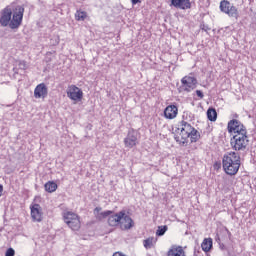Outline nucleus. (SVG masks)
<instances>
[{"instance_id": "14", "label": "nucleus", "mask_w": 256, "mask_h": 256, "mask_svg": "<svg viewBox=\"0 0 256 256\" xmlns=\"http://www.w3.org/2000/svg\"><path fill=\"white\" fill-rule=\"evenodd\" d=\"M177 113H179L177 106L169 105L164 110V117L166 119H175V117H177Z\"/></svg>"}, {"instance_id": "9", "label": "nucleus", "mask_w": 256, "mask_h": 256, "mask_svg": "<svg viewBox=\"0 0 256 256\" xmlns=\"http://www.w3.org/2000/svg\"><path fill=\"white\" fill-rule=\"evenodd\" d=\"M181 89L186 93H191L197 87V78L193 76H185L181 79Z\"/></svg>"}, {"instance_id": "2", "label": "nucleus", "mask_w": 256, "mask_h": 256, "mask_svg": "<svg viewBox=\"0 0 256 256\" xmlns=\"http://www.w3.org/2000/svg\"><path fill=\"white\" fill-rule=\"evenodd\" d=\"M100 219H105L108 217V225L110 227H120L122 231H129L134 225L133 219L131 216L127 215L125 210H122L118 213H114L112 211H104L99 215Z\"/></svg>"}, {"instance_id": "23", "label": "nucleus", "mask_w": 256, "mask_h": 256, "mask_svg": "<svg viewBox=\"0 0 256 256\" xmlns=\"http://www.w3.org/2000/svg\"><path fill=\"white\" fill-rule=\"evenodd\" d=\"M59 36H53L51 39H50V43L51 45H59Z\"/></svg>"}, {"instance_id": "19", "label": "nucleus", "mask_w": 256, "mask_h": 256, "mask_svg": "<svg viewBox=\"0 0 256 256\" xmlns=\"http://www.w3.org/2000/svg\"><path fill=\"white\" fill-rule=\"evenodd\" d=\"M44 188L47 193H55L57 191V183L49 181L44 185Z\"/></svg>"}, {"instance_id": "27", "label": "nucleus", "mask_w": 256, "mask_h": 256, "mask_svg": "<svg viewBox=\"0 0 256 256\" xmlns=\"http://www.w3.org/2000/svg\"><path fill=\"white\" fill-rule=\"evenodd\" d=\"M132 5H137V3H141V0H131Z\"/></svg>"}, {"instance_id": "12", "label": "nucleus", "mask_w": 256, "mask_h": 256, "mask_svg": "<svg viewBox=\"0 0 256 256\" xmlns=\"http://www.w3.org/2000/svg\"><path fill=\"white\" fill-rule=\"evenodd\" d=\"M31 210V218L33 221H37V223H41L43 221V209L39 204H33L30 206Z\"/></svg>"}, {"instance_id": "24", "label": "nucleus", "mask_w": 256, "mask_h": 256, "mask_svg": "<svg viewBox=\"0 0 256 256\" xmlns=\"http://www.w3.org/2000/svg\"><path fill=\"white\" fill-rule=\"evenodd\" d=\"M5 256H15V249L8 248L6 253H5Z\"/></svg>"}, {"instance_id": "30", "label": "nucleus", "mask_w": 256, "mask_h": 256, "mask_svg": "<svg viewBox=\"0 0 256 256\" xmlns=\"http://www.w3.org/2000/svg\"><path fill=\"white\" fill-rule=\"evenodd\" d=\"M204 31H207V27H204Z\"/></svg>"}, {"instance_id": "21", "label": "nucleus", "mask_w": 256, "mask_h": 256, "mask_svg": "<svg viewBox=\"0 0 256 256\" xmlns=\"http://www.w3.org/2000/svg\"><path fill=\"white\" fill-rule=\"evenodd\" d=\"M75 17H76V21H85V19H87V12L77 10Z\"/></svg>"}, {"instance_id": "15", "label": "nucleus", "mask_w": 256, "mask_h": 256, "mask_svg": "<svg viewBox=\"0 0 256 256\" xmlns=\"http://www.w3.org/2000/svg\"><path fill=\"white\" fill-rule=\"evenodd\" d=\"M171 5H173V7H176V9H191L190 0H171Z\"/></svg>"}, {"instance_id": "13", "label": "nucleus", "mask_w": 256, "mask_h": 256, "mask_svg": "<svg viewBox=\"0 0 256 256\" xmlns=\"http://www.w3.org/2000/svg\"><path fill=\"white\" fill-rule=\"evenodd\" d=\"M49 95V88L45 83L38 84L34 89L35 99H45Z\"/></svg>"}, {"instance_id": "28", "label": "nucleus", "mask_w": 256, "mask_h": 256, "mask_svg": "<svg viewBox=\"0 0 256 256\" xmlns=\"http://www.w3.org/2000/svg\"><path fill=\"white\" fill-rule=\"evenodd\" d=\"M1 193H3V185L0 184V197H1Z\"/></svg>"}, {"instance_id": "5", "label": "nucleus", "mask_w": 256, "mask_h": 256, "mask_svg": "<svg viewBox=\"0 0 256 256\" xmlns=\"http://www.w3.org/2000/svg\"><path fill=\"white\" fill-rule=\"evenodd\" d=\"M230 144L234 151H245L249 145V137L247 134H236L231 138Z\"/></svg>"}, {"instance_id": "22", "label": "nucleus", "mask_w": 256, "mask_h": 256, "mask_svg": "<svg viewBox=\"0 0 256 256\" xmlns=\"http://www.w3.org/2000/svg\"><path fill=\"white\" fill-rule=\"evenodd\" d=\"M168 229H169V227H167V225L158 226V229L156 231L157 237H163V235H165V233H167Z\"/></svg>"}, {"instance_id": "18", "label": "nucleus", "mask_w": 256, "mask_h": 256, "mask_svg": "<svg viewBox=\"0 0 256 256\" xmlns=\"http://www.w3.org/2000/svg\"><path fill=\"white\" fill-rule=\"evenodd\" d=\"M156 243H157V238L149 237L146 240H144L143 245H144L145 249H153V247H155Z\"/></svg>"}, {"instance_id": "10", "label": "nucleus", "mask_w": 256, "mask_h": 256, "mask_svg": "<svg viewBox=\"0 0 256 256\" xmlns=\"http://www.w3.org/2000/svg\"><path fill=\"white\" fill-rule=\"evenodd\" d=\"M67 97L71 101H81L83 99V90L75 85H70L67 89Z\"/></svg>"}, {"instance_id": "17", "label": "nucleus", "mask_w": 256, "mask_h": 256, "mask_svg": "<svg viewBox=\"0 0 256 256\" xmlns=\"http://www.w3.org/2000/svg\"><path fill=\"white\" fill-rule=\"evenodd\" d=\"M211 247H213V239L211 238L204 239L201 244L202 250H204L205 253H209V251H211Z\"/></svg>"}, {"instance_id": "1", "label": "nucleus", "mask_w": 256, "mask_h": 256, "mask_svg": "<svg viewBox=\"0 0 256 256\" xmlns=\"http://www.w3.org/2000/svg\"><path fill=\"white\" fill-rule=\"evenodd\" d=\"M24 13L25 8L23 6L18 5L15 9L11 8V6H7L1 13V27H7L9 25L10 29H19L21 23H23Z\"/></svg>"}, {"instance_id": "31", "label": "nucleus", "mask_w": 256, "mask_h": 256, "mask_svg": "<svg viewBox=\"0 0 256 256\" xmlns=\"http://www.w3.org/2000/svg\"><path fill=\"white\" fill-rule=\"evenodd\" d=\"M205 31V27L202 28Z\"/></svg>"}, {"instance_id": "25", "label": "nucleus", "mask_w": 256, "mask_h": 256, "mask_svg": "<svg viewBox=\"0 0 256 256\" xmlns=\"http://www.w3.org/2000/svg\"><path fill=\"white\" fill-rule=\"evenodd\" d=\"M196 95L200 99H203L205 97V95L203 94V92L201 90H196Z\"/></svg>"}, {"instance_id": "16", "label": "nucleus", "mask_w": 256, "mask_h": 256, "mask_svg": "<svg viewBox=\"0 0 256 256\" xmlns=\"http://www.w3.org/2000/svg\"><path fill=\"white\" fill-rule=\"evenodd\" d=\"M167 256H185V250L182 246H172L168 250Z\"/></svg>"}, {"instance_id": "4", "label": "nucleus", "mask_w": 256, "mask_h": 256, "mask_svg": "<svg viewBox=\"0 0 256 256\" xmlns=\"http://www.w3.org/2000/svg\"><path fill=\"white\" fill-rule=\"evenodd\" d=\"M222 167L227 175H237L241 167V156L236 152H226L222 159Z\"/></svg>"}, {"instance_id": "3", "label": "nucleus", "mask_w": 256, "mask_h": 256, "mask_svg": "<svg viewBox=\"0 0 256 256\" xmlns=\"http://www.w3.org/2000/svg\"><path fill=\"white\" fill-rule=\"evenodd\" d=\"M177 131L179 133V136H175V140L180 145H185L189 138L191 143H197V141H199L201 137L199 131H197L195 127H193L191 124H189V122L185 120L179 122Z\"/></svg>"}, {"instance_id": "26", "label": "nucleus", "mask_w": 256, "mask_h": 256, "mask_svg": "<svg viewBox=\"0 0 256 256\" xmlns=\"http://www.w3.org/2000/svg\"><path fill=\"white\" fill-rule=\"evenodd\" d=\"M20 67L22 68V69H26V64H25V61H22V62H20Z\"/></svg>"}, {"instance_id": "29", "label": "nucleus", "mask_w": 256, "mask_h": 256, "mask_svg": "<svg viewBox=\"0 0 256 256\" xmlns=\"http://www.w3.org/2000/svg\"><path fill=\"white\" fill-rule=\"evenodd\" d=\"M95 211H101V208H95Z\"/></svg>"}, {"instance_id": "7", "label": "nucleus", "mask_w": 256, "mask_h": 256, "mask_svg": "<svg viewBox=\"0 0 256 256\" xmlns=\"http://www.w3.org/2000/svg\"><path fill=\"white\" fill-rule=\"evenodd\" d=\"M220 11L228 15V17H234V19L239 17V11L237 10V7H235L233 4H231V2L227 0H222L220 2Z\"/></svg>"}, {"instance_id": "8", "label": "nucleus", "mask_w": 256, "mask_h": 256, "mask_svg": "<svg viewBox=\"0 0 256 256\" xmlns=\"http://www.w3.org/2000/svg\"><path fill=\"white\" fill-rule=\"evenodd\" d=\"M228 131H229V133H234L235 135L247 134V129L245 128L243 123H241V121L235 120V119L230 120L228 122Z\"/></svg>"}, {"instance_id": "20", "label": "nucleus", "mask_w": 256, "mask_h": 256, "mask_svg": "<svg viewBox=\"0 0 256 256\" xmlns=\"http://www.w3.org/2000/svg\"><path fill=\"white\" fill-rule=\"evenodd\" d=\"M207 117L209 121H217V110L209 108L207 110Z\"/></svg>"}, {"instance_id": "11", "label": "nucleus", "mask_w": 256, "mask_h": 256, "mask_svg": "<svg viewBox=\"0 0 256 256\" xmlns=\"http://www.w3.org/2000/svg\"><path fill=\"white\" fill-rule=\"evenodd\" d=\"M139 141L137 140V132L129 130L127 136L124 138V145L127 149H133Z\"/></svg>"}, {"instance_id": "6", "label": "nucleus", "mask_w": 256, "mask_h": 256, "mask_svg": "<svg viewBox=\"0 0 256 256\" xmlns=\"http://www.w3.org/2000/svg\"><path fill=\"white\" fill-rule=\"evenodd\" d=\"M64 222L72 231H79L81 228V220H79V215L74 212L67 211L63 214Z\"/></svg>"}]
</instances>
